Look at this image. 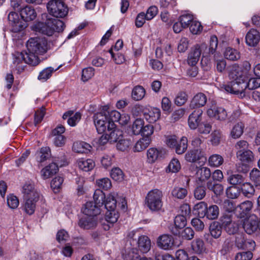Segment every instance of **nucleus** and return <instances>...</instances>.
Here are the masks:
<instances>
[{"mask_svg":"<svg viewBox=\"0 0 260 260\" xmlns=\"http://www.w3.org/2000/svg\"><path fill=\"white\" fill-rule=\"evenodd\" d=\"M26 47L27 62L31 66H37L40 62L38 56L46 53L48 49L47 42L44 38H31L27 41Z\"/></svg>","mask_w":260,"mask_h":260,"instance_id":"nucleus-1","label":"nucleus"},{"mask_svg":"<svg viewBox=\"0 0 260 260\" xmlns=\"http://www.w3.org/2000/svg\"><path fill=\"white\" fill-rule=\"evenodd\" d=\"M37 27L40 32L51 36L55 31H63L64 24L62 21L59 19L49 18L45 23H39Z\"/></svg>","mask_w":260,"mask_h":260,"instance_id":"nucleus-2","label":"nucleus"},{"mask_svg":"<svg viewBox=\"0 0 260 260\" xmlns=\"http://www.w3.org/2000/svg\"><path fill=\"white\" fill-rule=\"evenodd\" d=\"M162 197L163 194L161 190L158 189H152L148 192L145 198V204L151 211H159L162 206Z\"/></svg>","mask_w":260,"mask_h":260,"instance_id":"nucleus-3","label":"nucleus"},{"mask_svg":"<svg viewBox=\"0 0 260 260\" xmlns=\"http://www.w3.org/2000/svg\"><path fill=\"white\" fill-rule=\"evenodd\" d=\"M48 13L57 18H63L68 13V8L61 0H50L47 4Z\"/></svg>","mask_w":260,"mask_h":260,"instance_id":"nucleus-4","label":"nucleus"},{"mask_svg":"<svg viewBox=\"0 0 260 260\" xmlns=\"http://www.w3.org/2000/svg\"><path fill=\"white\" fill-rule=\"evenodd\" d=\"M93 120L96 130L99 133L104 132L107 125L109 124L108 115L102 112L95 114L93 116Z\"/></svg>","mask_w":260,"mask_h":260,"instance_id":"nucleus-5","label":"nucleus"},{"mask_svg":"<svg viewBox=\"0 0 260 260\" xmlns=\"http://www.w3.org/2000/svg\"><path fill=\"white\" fill-rule=\"evenodd\" d=\"M242 226L247 234L249 235L253 234L257 231L258 218L254 215H251L244 219Z\"/></svg>","mask_w":260,"mask_h":260,"instance_id":"nucleus-6","label":"nucleus"},{"mask_svg":"<svg viewBox=\"0 0 260 260\" xmlns=\"http://www.w3.org/2000/svg\"><path fill=\"white\" fill-rule=\"evenodd\" d=\"M204 48H207V45L204 43L197 44L191 48L187 58L189 65H196L200 58L202 50Z\"/></svg>","mask_w":260,"mask_h":260,"instance_id":"nucleus-7","label":"nucleus"},{"mask_svg":"<svg viewBox=\"0 0 260 260\" xmlns=\"http://www.w3.org/2000/svg\"><path fill=\"white\" fill-rule=\"evenodd\" d=\"M8 20L11 25L12 31L17 32L23 30L25 27V24L19 19L18 14L11 12L8 16Z\"/></svg>","mask_w":260,"mask_h":260,"instance_id":"nucleus-8","label":"nucleus"},{"mask_svg":"<svg viewBox=\"0 0 260 260\" xmlns=\"http://www.w3.org/2000/svg\"><path fill=\"white\" fill-rule=\"evenodd\" d=\"M235 244L239 249L251 251L255 249V242L251 239H246L243 235L238 234L236 237Z\"/></svg>","mask_w":260,"mask_h":260,"instance_id":"nucleus-9","label":"nucleus"},{"mask_svg":"<svg viewBox=\"0 0 260 260\" xmlns=\"http://www.w3.org/2000/svg\"><path fill=\"white\" fill-rule=\"evenodd\" d=\"M236 157L241 164L244 166H248L255 160L253 153L249 149L245 150V151H237Z\"/></svg>","mask_w":260,"mask_h":260,"instance_id":"nucleus-10","label":"nucleus"},{"mask_svg":"<svg viewBox=\"0 0 260 260\" xmlns=\"http://www.w3.org/2000/svg\"><path fill=\"white\" fill-rule=\"evenodd\" d=\"M203 111L200 109L194 110L188 118V124L190 128L196 129L200 124L202 120Z\"/></svg>","mask_w":260,"mask_h":260,"instance_id":"nucleus-11","label":"nucleus"},{"mask_svg":"<svg viewBox=\"0 0 260 260\" xmlns=\"http://www.w3.org/2000/svg\"><path fill=\"white\" fill-rule=\"evenodd\" d=\"M156 244L157 246L162 249L169 250L174 245V239L171 235L163 234L158 237Z\"/></svg>","mask_w":260,"mask_h":260,"instance_id":"nucleus-12","label":"nucleus"},{"mask_svg":"<svg viewBox=\"0 0 260 260\" xmlns=\"http://www.w3.org/2000/svg\"><path fill=\"white\" fill-rule=\"evenodd\" d=\"M222 225L226 232L230 235L237 233L239 229L237 223L233 221L231 216L224 215L221 219Z\"/></svg>","mask_w":260,"mask_h":260,"instance_id":"nucleus-13","label":"nucleus"},{"mask_svg":"<svg viewBox=\"0 0 260 260\" xmlns=\"http://www.w3.org/2000/svg\"><path fill=\"white\" fill-rule=\"evenodd\" d=\"M207 113L209 116L214 117L219 120H225L228 118L225 110L222 107H218L216 106H212L207 110Z\"/></svg>","mask_w":260,"mask_h":260,"instance_id":"nucleus-14","label":"nucleus"},{"mask_svg":"<svg viewBox=\"0 0 260 260\" xmlns=\"http://www.w3.org/2000/svg\"><path fill=\"white\" fill-rule=\"evenodd\" d=\"M207 96L204 93L202 92L198 93L191 99L189 104V108L190 109H199L204 106L207 103Z\"/></svg>","mask_w":260,"mask_h":260,"instance_id":"nucleus-15","label":"nucleus"},{"mask_svg":"<svg viewBox=\"0 0 260 260\" xmlns=\"http://www.w3.org/2000/svg\"><path fill=\"white\" fill-rule=\"evenodd\" d=\"M22 192L23 199L39 198V193L33 183H26L22 187Z\"/></svg>","mask_w":260,"mask_h":260,"instance_id":"nucleus-16","label":"nucleus"},{"mask_svg":"<svg viewBox=\"0 0 260 260\" xmlns=\"http://www.w3.org/2000/svg\"><path fill=\"white\" fill-rule=\"evenodd\" d=\"M100 207L92 202H88L84 205L82 212L84 215L96 217L101 213Z\"/></svg>","mask_w":260,"mask_h":260,"instance_id":"nucleus-17","label":"nucleus"},{"mask_svg":"<svg viewBox=\"0 0 260 260\" xmlns=\"http://www.w3.org/2000/svg\"><path fill=\"white\" fill-rule=\"evenodd\" d=\"M160 115V110L157 108H150L144 113L145 119L149 123L156 122L159 119Z\"/></svg>","mask_w":260,"mask_h":260,"instance_id":"nucleus-18","label":"nucleus"},{"mask_svg":"<svg viewBox=\"0 0 260 260\" xmlns=\"http://www.w3.org/2000/svg\"><path fill=\"white\" fill-rule=\"evenodd\" d=\"M97 224V218L83 215L79 220V225L84 229H90L95 228Z\"/></svg>","mask_w":260,"mask_h":260,"instance_id":"nucleus-19","label":"nucleus"},{"mask_svg":"<svg viewBox=\"0 0 260 260\" xmlns=\"http://www.w3.org/2000/svg\"><path fill=\"white\" fill-rule=\"evenodd\" d=\"M245 40L246 43L248 46H255L259 42L260 34L257 30L251 29L247 33Z\"/></svg>","mask_w":260,"mask_h":260,"instance_id":"nucleus-20","label":"nucleus"},{"mask_svg":"<svg viewBox=\"0 0 260 260\" xmlns=\"http://www.w3.org/2000/svg\"><path fill=\"white\" fill-rule=\"evenodd\" d=\"M26 54L27 52H25V53L16 52L14 54L13 64L19 71L23 70V62L30 65V63L27 62L28 57H26Z\"/></svg>","mask_w":260,"mask_h":260,"instance_id":"nucleus-21","label":"nucleus"},{"mask_svg":"<svg viewBox=\"0 0 260 260\" xmlns=\"http://www.w3.org/2000/svg\"><path fill=\"white\" fill-rule=\"evenodd\" d=\"M145 124L144 120L140 118H136L129 125L128 132L132 135L138 136L142 133V128Z\"/></svg>","mask_w":260,"mask_h":260,"instance_id":"nucleus-22","label":"nucleus"},{"mask_svg":"<svg viewBox=\"0 0 260 260\" xmlns=\"http://www.w3.org/2000/svg\"><path fill=\"white\" fill-rule=\"evenodd\" d=\"M20 15L25 21H29L34 20L37 17L35 10L30 6H26L20 11Z\"/></svg>","mask_w":260,"mask_h":260,"instance_id":"nucleus-23","label":"nucleus"},{"mask_svg":"<svg viewBox=\"0 0 260 260\" xmlns=\"http://www.w3.org/2000/svg\"><path fill=\"white\" fill-rule=\"evenodd\" d=\"M58 165L55 163H51L43 168L41 171V176L44 179L49 178L58 171Z\"/></svg>","mask_w":260,"mask_h":260,"instance_id":"nucleus-24","label":"nucleus"},{"mask_svg":"<svg viewBox=\"0 0 260 260\" xmlns=\"http://www.w3.org/2000/svg\"><path fill=\"white\" fill-rule=\"evenodd\" d=\"M233 90L234 93L236 94H240L241 97L245 95L244 91L245 89L246 82H245V79H239L237 80H233Z\"/></svg>","mask_w":260,"mask_h":260,"instance_id":"nucleus-25","label":"nucleus"},{"mask_svg":"<svg viewBox=\"0 0 260 260\" xmlns=\"http://www.w3.org/2000/svg\"><path fill=\"white\" fill-rule=\"evenodd\" d=\"M228 73L230 79L234 80H237L239 79H245L242 72H241V69L237 64H234L228 67Z\"/></svg>","mask_w":260,"mask_h":260,"instance_id":"nucleus-26","label":"nucleus"},{"mask_svg":"<svg viewBox=\"0 0 260 260\" xmlns=\"http://www.w3.org/2000/svg\"><path fill=\"white\" fill-rule=\"evenodd\" d=\"M117 196V193L115 192H111L108 195L106 200H104L105 207L107 210H115Z\"/></svg>","mask_w":260,"mask_h":260,"instance_id":"nucleus-27","label":"nucleus"},{"mask_svg":"<svg viewBox=\"0 0 260 260\" xmlns=\"http://www.w3.org/2000/svg\"><path fill=\"white\" fill-rule=\"evenodd\" d=\"M68 118V123L72 126H74L80 120L81 115L79 112H76L73 115V111H69L64 113L62 118L66 119Z\"/></svg>","mask_w":260,"mask_h":260,"instance_id":"nucleus-28","label":"nucleus"},{"mask_svg":"<svg viewBox=\"0 0 260 260\" xmlns=\"http://www.w3.org/2000/svg\"><path fill=\"white\" fill-rule=\"evenodd\" d=\"M77 165L80 170L86 172L91 170L95 166V163L92 159L83 158L77 160Z\"/></svg>","mask_w":260,"mask_h":260,"instance_id":"nucleus-29","label":"nucleus"},{"mask_svg":"<svg viewBox=\"0 0 260 260\" xmlns=\"http://www.w3.org/2000/svg\"><path fill=\"white\" fill-rule=\"evenodd\" d=\"M210 169L207 167H202L198 169L196 172L197 180L200 182L207 181L211 177Z\"/></svg>","mask_w":260,"mask_h":260,"instance_id":"nucleus-30","label":"nucleus"},{"mask_svg":"<svg viewBox=\"0 0 260 260\" xmlns=\"http://www.w3.org/2000/svg\"><path fill=\"white\" fill-rule=\"evenodd\" d=\"M39 198L23 199L24 209L26 213L29 215L32 214L36 209V203L38 201Z\"/></svg>","mask_w":260,"mask_h":260,"instance_id":"nucleus-31","label":"nucleus"},{"mask_svg":"<svg viewBox=\"0 0 260 260\" xmlns=\"http://www.w3.org/2000/svg\"><path fill=\"white\" fill-rule=\"evenodd\" d=\"M138 248L143 253L149 251L151 248V242L149 238L145 236H141L138 241Z\"/></svg>","mask_w":260,"mask_h":260,"instance_id":"nucleus-32","label":"nucleus"},{"mask_svg":"<svg viewBox=\"0 0 260 260\" xmlns=\"http://www.w3.org/2000/svg\"><path fill=\"white\" fill-rule=\"evenodd\" d=\"M175 230L172 229V232L173 234L177 235L179 234L178 229L184 228L186 224V219L184 215H178L174 219Z\"/></svg>","mask_w":260,"mask_h":260,"instance_id":"nucleus-33","label":"nucleus"},{"mask_svg":"<svg viewBox=\"0 0 260 260\" xmlns=\"http://www.w3.org/2000/svg\"><path fill=\"white\" fill-rule=\"evenodd\" d=\"M91 146L84 142H77L73 144V150L74 152L85 153L90 150Z\"/></svg>","mask_w":260,"mask_h":260,"instance_id":"nucleus-34","label":"nucleus"},{"mask_svg":"<svg viewBox=\"0 0 260 260\" xmlns=\"http://www.w3.org/2000/svg\"><path fill=\"white\" fill-rule=\"evenodd\" d=\"M108 114L109 124L107 125V128L109 131H111L115 128L114 122H118L120 117L121 114L116 110L108 112Z\"/></svg>","mask_w":260,"mask_h":260,"instance_id":"nucleus-35","label":"nucleus"},{"mask_svg":"<svg viewBox=\"0 0 260 260\" xmlns=\"http://www.w3.org/2000/svg\"><path fill=\"white\" fill-rule=\"evenodd\" d=\"M244 124L242 122H238L233 127L230 135L233 139H238L243 134L244 128Z\"/></svg>","mask_w":260,"mask_h":260,"instance_id":"nucleus-36","label":"nucleus"},{"mask_svg":"<svg viewBox=\"0 0 260 260\" xmlns=\"http://www.w3.org/2000/svg\"><path fill=\"white\" fill-rule=\"evenodd\" d=\"M201 150L199 149L188 151L185 155V160L188 162H194L201 158Z\"/></svg>","mask_w":260,"mask_h":260,"instance_id":"nucleus-37","label":"nucleus"},{"mask_svg":"<svg viewBox=\"0 0 260 260\" xmlns=\"http://www.w3.org/2000/svg\"><path fill=\"white\" fill-rule=\"evenodd\" d=\"M209 231L211 235L214 238H218L222 233V227L217 221L213 222L210 225Z\"/></svg>","mask_w":260,"mask_h":260,"instance_id":"nucleus-38","label":"nucleus"},{"mask_svg":"<svg viewBox=\"0 0 260 260\" xmlns=\"http://www.w3.org/2000/svg\"><path fill=\"white\" fill-rule=\"evenodd\" d=\"M219 214V209L216 205L210 206L206 211L205 216L210 220H213L217 218Z\"/></svg>","mask_w":260,"mask_h":260,"instance_id":"nucleus-39","label":"nucleus"},{"mask_svg":"<svg viewBox=\"0 0 260 260\" xmlns=\"http://www.w3.org/2000/svg\"><path fill=\"white\" fill-rule=\"evenodd\" d=\"M224 56L226 59L230 60H237L240 58L239 52L237 50L230 47L226 48Z\"/></svg>","mask_w":260,"mask_h":260,"instance_id":"nucleus-40","label":"nucleus"},{"mask_svg":"<svg viewBox=\"0 0 260 260\" xmlns=\"http://www.w3.org/2000/svg\"><path fill=\"white\" fill-rule=\"evenodd\" d=\"M145 94V90L141 86H137L134 88L132 93L133 99L136 101L142 100Z\"/></svg>","mask_w":260,"mask_h":260,"instance_id":"nucleus-41","label":"nucleus"},{"mask_svg":"<svg viewBox=\"0 0 260 260\" xmlns=\"http://www.w3.org/2000/svg\"><path fill=\"white\" fill-rule=\"evenodd\" d=\"M223 162V157L217 154H213L208 159L209 165L211 167H218Z\"/></svg>","mask_w":260,"mask_h":260,"instance_id":"nucleus-42","label":"nucleus"},{"mask_svg":"<svg viewBox=\"0 0 260 260\" xmlns=\"http://www.w3.org/2000/svg\"><path fill=\"white\" fill-rule=\"evenodd\" d=\"M132 144V142L130 139L122 137L117 143L116 147L119 150L125 151L130 148Z\"/></svg>","mask_w":260,"mask_h":260,"instance_id":"nucleus-43","label":"nucleus"},{"mask_svg":"<svg viewBox=\"0 0 260 260\" xmlns=\"http://www.w3.org/2000/svg\"><path fill=\"white\" fill-rule=\"evenodd\" d=\"M93 200L95 204L102 206L104 203L105 195L101 189H96L93 194Z\"/></svg>","mask_w":260,"mask_h":260,"instance_id":"nucleus-44","label":"nucleus"},{"mask_svg":"<svg viewBox=\"0 0 260 260\" xmlns=\"http://www.w3.org/2000/svg\"><path fill=\"white\" fill-rule=\"evenodd\" d=\"M191 249L197 253H201L205 249L204 243L201 239H196L191 242Z\"/></svg>","mask_w":260,"mask_h":260,"instance_id":"nucleus-45","label":"nucleus"},{"mask_svg":"<svg viewBox=\"0 0 260 260\" xmlns=\"http://www.w3.org/2000/svg\"><path fill=\"white\" fill-rule=\"evenodd\" d=\"M207 188L212 190L216 195L220 194L223 190V186L218 183H215L212 180H209L207 183Z\"/></svg>","mask_w":260,"mask_h":260,"instance_id":"nucleus-46","label":"nucleus"},{"mask_svg":"<svg viewBox=\"0 0 260 260\" xmlns=\"http://www.w3.org/2000/svg\"><path fill=\"white\" fill-rule=\"evenodd\" d=\"M171 193L174 198L183 199L187 196V190L184 187H175L172 189Z\"/></svg>","mask_w":260,"mask_h":260,"instance_id":"nucleus-47","label":"nucleus"},{"mask_svg":"<svg viewBox=\"0 0 260 260\" xmlns=\"http://www.w3.org/2000/svg\"><path fill=\"white\" fill-rule=\"evenodd\" d=\"M187 148V139L186 137H182L180 142L177 143L175 147V151L178 154H183Z\"/></svg>","mask_w":260,"mask_h":260,"instance_id":"nucleus-48","label":"nucleus"},{"mask_svg":"<svg viewBox=\"0 0 260 260\" xmlns=\"http://www.w3.org/2000/svg\"><path fill=\"white\" fill-rule=\"evenodd\" d=\"M110 175L114 180L117 182H121L124 179V174L119 168H113L111 171Z\"/></svg>","mask_w":260,"mask_h":260,"instance_id":"nucleus-49","label":"nucleus"},{"mask_svg":"<svg viewBox=\"0 0 260 260\" xmlns=\"http://www.w3.org/2000/svg\"><path fill=\"white\" fill-rule=\"evenodd\" d=\"M160 152L155 148H149L147 152V161L149 163L155 162L158 158Z\"/></svg>","mask_w":260,"mask_h":260,"instance_id":"nucleus-50","label":"nucleus"},{"mask_svg":"<svg viewBox=\"0 0 260 260\" xmlns=\"http://www.w3.org/2000/svg\"><path fill=\"white\" fill-rule=\"evenodd\" d=\"M194 209L200 217H204L206 215L207 209V204L204 202H201L194 206Z\"/></svg>","mask_w":260,"mask_h":260,"instance_id":"nucleus-51","label":"nucleus"},{"mask_svg":"<svg viewBox=\"0 0 260 260\" xmlns=\"http://www.w3.org/2000/svg\"><path fill=\"white\" fill-rule=\"evenodd\" d=\"M149 145V142L143 138L139 140L134 147L135 152H141L145 149Z\"/></svg>","mask_w":260,"mask_h":260,"instance_id":"nucleus-52","label":"nucleus"},{"mask_svg":"<svg viewBox=\"0 0 260 260\" xmlns=\"http://www.w3.org/2000/svg\"><path fill=\"white\" fill-rule=\"evenodd\" d=\"M119 217V214L116 210H107L106 213V221L110 223L116 222Z\"/></svg>","mask_w":260,"mask_h":260,"instance_id":"nucleus-53","label":"nucleus"},{"mask_svg":"<svg viewBox=\"0 0 260 260\" xmlns=\"http://www.w3.org/2000/svg\"><path fill=\"white\" fill-rule=\"evenodd\" d=\"M109 142L111 143L118 142L122 138V132L119 129H114L108 134Z\"/></svg>","mask_w":260,"mask_h":260,"instance_id":"nucleus-54","label":"nucleus"},{"mask_svg":"<svg viewBox=\"0 0 260 260\" xmlns=\"http://www.w3.org/2000/svg\"><path fill=\"white\" fill-rule=\"evenodd\" d=\"M39 158L38 161L43 162L48 159L51 155L50 149L48 147H42L38 152Z\"/></svg>","mask_w":260,"mask_h":260,"instance_id":"nucleus-55","label":"nucleus"},{"mask_svg":"<svg viewBox=\"0 0 260 260\" xmlns=\"http://www.w3.org/2000/svg\"><path fill=\"white\" fill-rule=\"evenodd\" d=\"M226 194L229 198L236 199L240 194V189L236 186H231L226 189Z\"/></svg>","mask_w":260,"mask_h":260,"instance_id":"nucleus-56","label":"nucleus"},{"mask_svg":"<svg viewBox=\"0 0 260 260\" xmlns=\"http://www.w3.org/2000/svg\"><path fill=\"white\" fill-rule=\"evenodd\" d=\"M181 169V165L179 160L176 158H173L170 162L168 169L172 173H177Z\"/></svg>","mask_w":260,"mask_h":260,"instance_id":"nucleus-57","label":"nucleus"},{"mask_svg":"<svg viewBox=\"0 0 260 260\" xmlns=\"http://www.w3.org/2000/svg\"><path fill=\"white\" fill-rule=\"evenodd\" d=\"M96 184L99 188L105 190H107L112 186L111 180L108 178L98 179Z\"/></svg>","mask_w":260,"mask_h":260,"instance_id":"nucleus-58","label":"nucleus"},{"mask_svg":"<svg viewBox=\"0 0 260 260\" xmlns=\"http://www.w3.org/2000/svg\"><path fill=\"white\" fill-rule=\"evenodd\" d=\"M63 178L60 176H57L53 178L51 182V187L55 192L59 191L63 182Z\"/></svg>","mask_w":260,"mask_h":260,"instance_id":"nucleus-59","label":"nucleus"},{"mask_svg":"<svg viewBox=\"0 0 260 260\" xmlns=\"http://www.w3.org/2000/svg\"><path fill=\"white\" fill-rule=\"evenodd\" d=\"M54 69L51 67H48L42 71L38 77L39 80L46 81L51 76Z\"/></svg>","mask_w":260,"mask_h":260,"instance_id":"nucleus-60","label":"nucleus"},{"mask_svg":"<svg viewBox=\"0 0 260 260\" xmlns=\"http://www.w3.org/2000/svg\"><path fill=\"white\" fill-rule=\"evenodd\" d=\"M228 182L231 184L236 185L241 184L243 182L244 178L243 176L239 174H232L228 178Z\"/></svg>","mask_w":260,"mask_h":260,"instance_id":"nucleus-61","label":"nucleus"},{"mask_svg":"<svg viewBox=\"0 0 260 260\" xmlns=\"http://www.w3.org/2000/svg\"><path fill=\"white\" fill-rule=\"evenodd\" d=\"M188 98V95L186 92H180L175 99V104L178 106H181L187 102Z\"/></svg>","mask_w":260,"mask_h":260,"instance_id":"nucleus-62","label":"nucleus"},{"mask_svg":"<svg viewBox=\"0 0 260 260\" xmlns=\"http://www.w3.org/2000/svg\"><path fill=\"white\" fill-rule=\"evenodd\" d=\"M127 260H152L151 258L141 257L135 249L129 251L126 256Z\"/></svg>","mask_w":260,"mask_h":260,"instance_id":"nucleus-63","label":"nucleus"},{"mask_svg":"<svg viewBox=\"0 0 260 260\" xmlns=\"http://www.w3.org/2000/svg\"><path fill=\"white\" fill-rule=\"evenodd\" d=\"M250 177L255 186L260 187V171L257 169H253L250 173Z\"/></svg>","mask_w":260,"mask_h":260,"instance_id":"nucleus-64","label":"nucleus"}]
</instances>
